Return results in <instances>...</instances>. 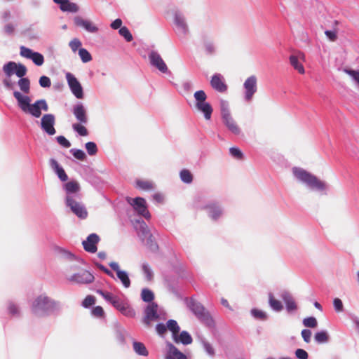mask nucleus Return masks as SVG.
Wrapping results in <instances>:
<instances>
[{"instance_id":"nucleus-24","label":"nucleus","mask_w":359,"mask_h":359,"mask_svg":"<svg viewBox=\"0 0 359 359\" xmlns=\"http://www.w3.org/2000/svg\"><path fill=\"white\" fill-rule=\"evenodd\" d=\"M100 238L95 233L90 234L86 241H83V246L87 252L94 253L97 251V243Z\"/></svg>"},{"instance_id":"nucleus-28","label":"nucleus","mask_w":359,"mask_h":359,"mask_svg":"<svg viewBox=\"0 0 359 359\" xmlns=\"http://www.w3.org/2000/svg\"><path fill=\"white\" fill-rule=\"evenodd\" d=\"M49 164L50 168L61 181L65 182L68 180V176L66 174L65 170L55 159L50 158L49 161Z\"/></svg>"},{"instance_id":"nucleus-23","label":"nucleus","mask_w":359,"mask_h":359,"mask_svg":"<svg viewBox=\"0 0 359 359\" xmlns=\"http://www.w3.org/2000/svg\"><path fill=\"white\" fill-rule=\"evenodd\" d=\"M211 87L219 93H225L227 90V85L226 84L224 76L220 74H215L210 79Z\"/></svg>"},{"instance_id":"nucleus-32","label":"nucleus","mask_w":359,"mask_h":359,"mask_svg":"<svg viewBox=\"0 0 359 359\" xmlns=\"http://www.w3.org/2000/svg\"><path fill=\"white\" fill-rule=\"evenodd\" d=\"M203 46L205 53L208 55H213L217 52L216 45L212 40L205 39Z\"/></svg>"},{"instance_id":"nucleus-17","label":"nucleus","mask_w":359,"mask_h":359,"mask_svg":"<svg viewBox=\"0 0 359 359\" xmlns=\"http://www.w3.org/2000/svg\"><path fill=\"white\" fill-rule=\"evenodd\" d=\"M67 280L75 284H88L93 282L94 276L88 271L81 270L67 278Z\"/></svg>"},{"instance_id":"nucleus-16","label":"nucleus","mask_w":359,"mask_h":359,"mask_svg":"<svg viewBox=\"0 0 359 359\" xmlns=\"http://www.w3.org/2000/svg\"><path fill=\"white\" fill-rule=\"evenodd\" d=\"M55 117L52 114H46L41 118L40 126L41 130L48 135H54L56 133L55 128Z\"/></svg>"},{"instance_id":"nucleus-3","label":"nucleus","mask_w":359,"mask_h":359,"mask_svg":"<svg viewBox=\"0 0 359 359\" xmlns=\"http://www.w3.org/2000/svg\"><path fill=\"white\" fill-rule=\"evenodd\" d=\"M13 96L16 99L21 110L35 118H39L41 116L42 111H47L48 110V104L43 99L36 100L34 103L31 104L30 97L27 95H22L18 91H14Z\"/></svg>"},{"instance_id":"nucleus-45","label":"nucleus","mask_w":359,"mask_h":359,"mask_svg":"<svg viewBox=\"0 0 359 359\" xmlns=\"http://www.w3.org/2000/svg\"><path fill=\"white\" fill-rule=\"evenodd\" d=\"M250 313L255 318L258 320H266L268 318V316L266 312L257 309H252L250 311Z\"/></svg>"},{"instance_id":"nucleus-51","label":"nucleus","mask_w":359,"mask_h":359,"mask_svg":"<svg viewBox=\"0 0 359 359\" xmlns=\"http://www.w3.org/2000/svg\"><path fill=\"white\" fill-rule=\"evenodd\" d=\"M86 149L90 156L95 155L97 152V147L95 142H88L85 144Z\"/></svg>"},{"instance_id":"nucleus-26","label":"nucleus","mask_w":359,"mask_h":359,"mask_svg":"<svg viewBox=\"0 0 359 359\" xmlns=\"http://www.w3.org/2000/svg\"><path fill=\"white\" fill-rule=\"evenodd\" d=\"M115 308L119 311L123 316L128 318H133L135 316V311L134 309L127 303L121 299L118 301Z\"/></svg>"},{"instance_id":"nucleus-42","label":"nucleus","mask_w":359,"mask_h":359,"mask_svg":"<svg viewBox=\"0 0 359 359\" xmlns=\"http://www.w3.org/2000/svg\"><path fill=\"white\" fill-rule=\"evenodd\" d=\"M18 86L20 87V90L28 94L29 93L30 90V81L29 79L27 78H22L20 79L18 82Z\"/></svg>"},{"instance_id":"nucleus-6","label":"nucleus","mask_w":359,"mask_h":359,"mask_svg":"<svg viewBox=\"0 0 359 359\" xmlns=\"http://www.w3.org/2000/svg\"><path fill=\"white\" fill-rule=\"evenodd\" d=\"M140 224V227L137 229V235L142 240V243L151 250L156 251L158 249V245L155 242L153 236L150 233L146 223L144 221H137Z\"/></svg>"},{"instance_id":"nucleus-49","label":"nucleus","mask_w":359,"mask_h":359,"mask_svg":"<svg viewBox=\"0 0 359 359\" xmlns=\"http://www.w3.org/2000/svg\"><path fill=\"white\" fill-rule=\"evenodd\" d=\"M119 34L123 36L126 41L130 42L133 40V35L126 27H122L118 30Z\"/></svg>"},{"instance_id":"nucleus-58","label":"nucleus","mask_w":359,"mask_h":359,"mask_svg":"<svg viewBox=\"0 0 359 359\" xmlns=\"http://www.w3.org/2000/svg\"><path fill=\"white\" fill-rule=\"evenodd\" d=\"M95 302V299L92 295H88L83 301L82 306L85 308H88Z\"/></svg>"},{"instance_id":"nucleus-21","label":"nucleus","mask_w":359,"mask_h":359,"mask_svg":"<svg viewBox=\"0 0 359 359\" xmlns=\"http://www.w3.org/2000/svg\"><path fill=\"white\" fill-rule=\"evenodd\" d=\"M289 60L291 66L299 74H304L305 73V69L302 65V62L305 61L304 53L298 52L297 54L291 55Z\"/></svg>"},{"instance_id":"nucleus-36","label":"nucleus","mask_w":359,"mask_h":359,"mask_svg":"<svg viewBox=\"0 0 359 359\" xmlns=\"http://www.w3.org/2000/svg\"><path fill=\"white\" fill-rule=\"evenodd\" d=\"M133 347L134 351L139 355L142 356H147L149 354V352L144 346V344L142 342L139 341H133Z\"/></svg>"},{"instance_id":"nucleus-14","label":"nucleus","mask_w":359,"mask_h":359,"mask_svg":"<svg viewBox=\"0 0 359 359\" xmlns=\"http://www.w3.org/2000/svg\"><path fill=\"white\" fill-rule=\"evenodd\" d=\"M72 112L74 116L76 123L88 124L89 118L87 107L83 102H78L72 106Z\"/></svg>"},{"instance_id":"nucleus-35","label":"nucleus","mask_w":359,"mask_h":359,"mask_svg":"<svg viewBox=\"0 0 359 359\" xmlns=\"http://www.w3.org/2000/svg\"><path fill=\"white\" fill-rule=\"evenodd\" d=\"M269 304L271 309L276 312H280L283 309L282 303L275 299L272 293L269 294Z\"/></svg>"},{"instance_id":"nucleus-63","label":"nucleus","mask_w":359,"mask_h":359,"mask_svg":"<svg viewBox=\"0 0 359 359\" xmlns=\"http://www.w3.org/2000/svg\"><path fill=\"white\" fill-rule=\"evenodd\" d=\"M295 355L299 359H307L309 357L308 353L302 348H298L295 351Z\"/></svg>"},{"instance_id":"nucleus-18","label":"nucleus","mask_w":359,"mask_h":359,"mask_svg":"<svg viewBox=\"0 0 359 359\" xmlns=\"http://www.w3.org/2000/svg\"><path fill=\"white\" fill-rule=\"evenodd\" d=\"M207 212L208 216L213 220L220 218L224 212L221 205L216 201H210L203 207Z\"/></svg>"},{"instance_id":"nucleus-7","label":"nucleus","mask_w":359,"mask_h":359,"mask_svg":"<svg viewBox=\"0 0 359 359\" xmlns=\"http://www.w3.org/2000/svg\"><path fill=\"white\" fill-rule=\"evenodd\" d=\"M174 30L180 38H184L189 32L186 18L182 12L175 11L173 13Z\"/></svg>"},{"instance_id":"nucleus-50","label":"nucleus","mask_w":359,"mask_h":359,"mask_svg":"<svg viewBox=\"0 0 359 359\" xmlns=\"http://www.w3.org/2000/svg\"><path fill=\"white\" fill-rule=\"evenodd\" d=\"M302 323L305 327L310 328H315L318 325V321L315 317L305 318Z\"/></svg>"},{"instance_id":"nucleus-20","label":"nucleus","mask_w":359,"mask_h":359,"mask_svg":"<svg viewBox=\"0 0 359 359\" xmlns=\"http://www.w3.org/2000/svg\"><path fill=\"white\" fill-rule=\"evenodd\" d=\"M149 60L150 64L153 67H156L161 72H162V73L169 72L170 73L166 64L162 59L160 54L158 53L157 52L151 51L149 54Z\"/></svg>"},{"instance_id":"nucleus-31","label":"nucleus","mask_w":359,"mask_h":359,"mask_svg":"<svg viewBox=\"0 0 359 359\" xmlns=\"http://www.w3.org/2000/svg\"><path fill=\"white\" fill-rule=\"evenodd\" d=\"M175 343H182L184 345H188L192 343V337L187 331H182L180 334H177L173 338Z\"/></svg>"},{"instance_id":"nucleus-57","label":"nucleus","mask_w":359,"mask_h":359,"mask_svg":"<svg viewBox=\"0 0 359 359\" xmlns=\"http://www.w3.org/2000/svg\"><path fill=\"white\" fill-rule=\"evenodd\" d=\"M39 83L42 88H49L51 86L50 79L46 76H41Z\"/></svg>"},{"instance_id":"nucleus-19","label":"nucleus","mask_w":359,"mask_h":359,"mask_svg":"<svg viewBox=\"0 0 359 359\" xmlns=\"http://www.w3.org/2000/svg\"><path fill=\"white\" fill-rule=\"evenodd\" d=\"M109 266L111 269L114 271L116 273V277L121 283L122 285L125 288H129L131 285V281L129 278V275L127 271L121 269L118 263L116 262H111L109 263Z\"/></svg>"},{"instance_id":"nucleus-1","label":"nucleus","mask_w":359,"mask_h":359,"mask_svg":"<svg viewBox=\"0 0 359 359\" xmlns=\"http://www.w3.org/2000/svg\"><path fill=\"white\" fill-rule=\"evenodd\" d=\"M292 173L298 182L312 191H316L321 195H327L330 190L327 182L320 180L313 173L300 167H293Z\"/></svg>"},{"instance_id":"nucleus-33","label":"nucleus","mask_w":359,"mask_h":359,"mask_svg":"<svg viewBox=\"0 0 359 359\" xmlns=\"http://www.w3.org/2000/svg\"><path fill=\"white\" fill-rule=\"evenodd\" d=\"M64 189L66 191L67 196H72L79 191L80 186L76 181H70L64 184Z\"/></svg>"},{"instance_id":"nucleus-59","label":"nucleus","mask_w":359,"mask_h":359,"mask_svg":"<svg viewBox=\"0 0 359 359\" xmlns=\"http://www.w3.org/2000/svg\"><path fill=\"white\" fill-rule=\"evenodd\" d=\"M69 46L73 52H76L81 46V42L78 39H74L69 42Z\"/></svg>"},{"instance_id":"nucleus-38","label":"nucleus","mask_w":359,"mask_h":359,"mask_svg":"<svg viewBox=\"0 0 359 359\" xmlns=\"http://www.w3.org/2000/svg\"><path fill=\"white\" fill-rule=\"evenodd\" d=\"M16 67L17 63L15 62H8L4 65L3 71L7 77H11L15 74Z\"/></svg>"},{"instance_id":"nucleus-22","label":"nucleus","mask_w":359,"mask_h":359,"mask_svg":"<svg viewBox=\"0 0 359 359\" xmlns=\"http://www.w3.org/2000/svg\"><path fill=\"white\" fill-rule=\"evenodd\" d=\"M74 24L84 29L86 32L91 34H96L99 31L98 27L92 21L86 20L80 16H76L74 18Z\"/></svg>"},{"instance_id":"nucleus-60","label":"nucleus","mask_w":359,"mask_h":359,"mask_svg":"<svg viewBox=\"0 0 359 359\" xmlns=\"http://www.w3.org/2000/svg\"><path fill=\"white\" fill-rule=\"evenodd\" d=\"M229 153H230V154L233 157H234V158H236L237 159H241L243 157V153L237 147H231V148H230Z\"/></svg>"},{"instance_id":"nucleus-34","label":"nucleus","mask_w":359,"mask_h":359,"mask_svg":"<svg viewBox=\"0 0 359 359\" xmlns=\"http://www.w3.org/2000/svg\"><path fill=\"white\" fill-rule=\"evenodd\" d=\"M136 187L144 190V191H150L154 189V184L149 180H137L135 182Z\"/></svg>"},{"instance_id":"nucleus-9","label":"nucleus","mask_w":359,"mask_h":359,"mask_svg":"<svg viewBox=\"0 0 359 359\" xmlns=\"http://www.w3.org/2000/svg\"><path fill=\"white\" fill-rule=\"evenodd\" d=\"M257 91V78L255 75L248 77L243 83V99L250 102Z\"/></svg>"},{"instance_id":"nucleus-5","label":"nucleus","mask_w":359,"mask_h":359,"mask_svg":"<svg viewBox=\"0 0 359 359\" xmlns=\"http://www.w3.org/2000/svg\"><path fill=\"white\" fill-rule=\"evenodd\" d=\"M194 97L196 109L203 114L206 120H210L213 109L210 104L206 102L207 95L205 91L203 90H197L194 93Z\"/></svg>"},{"instance_id":"nucleus-37","label":"nucleus","mask_w":359,"mask_h":359,"mask_svg":"<svg viewBox=\"0 0 359 359\" xmlns=\"http://www.w3.org/2000/svg\"><path fill=\"white\" fill-rule=\"evenodd\" d=\"M86 124L81 123H74L72 124V129L74 132L78 133L80 136H87L88 131L85 126Z\"/></svg>"},{"instance_id":"nucleus-13","label":"nucleus","mask_w":359,"mask_h":359,"mask_svg":"<svg viewBox=\"0 0 359 359\" xmlns=\"http://www.w3.org/2000/svg\"><path fill=\"white\" fill-rule=\"evenodd\" d=\"M66 205L78 217L81 219L87 217L88 212L84 205L75 201L72 196H67L66 197Z\"/></svg>"},{"instance_id":"nucleus-10","label":"nucleus","mask_w":359,"mask_h":359,"mask_svg":"<svg viewBox=\"0 0 359 359\" xmlns=\"http://www.w3.org/2000/svg\"><path fill=\"white\" fill-rule=\"evenodd\" d=\"M127 202L133 206L135 211L139 215L144 217L145 219H149L151 215L147 209L146 201L141 197L135 198H127Z\"/></svg>"},{"instance_id":"nucleus-62","label":"nucleus","mask_w":359,"mask_h":359,"mask_svg":"<svg viewBox=\"0 0 359 359\" xmlns=\"http://www.w3.org/2000/svg\"><path fill=\"white\" fill-rule=\"evenodd\" d=\"M301 334L304 341L306 343H309L311 341L312 332L310 330L304 329L302 331Z\"/></svg>"},{"instance_id":"nucleus-56","label":"nucleus","mask_w":359,"mask_h":359,"mask_svg":"<svg viewBox=\"0 0 359 359\" xmlns=\"http://www.w3.org/2000/svg\"><path fill=\"white\" fill-rule=\"evenodd\" d=\"M57 142L59 144L65 148H69L71 147L70 142L64 136L60 135L56 137Z\"/></svg>"},{"instance_id":"nucleus-54","label":"nucleus","mask_w":359,"mask_h":359,"mask_svg":"<svg viewBox=\"0 0 359 359\" xmlns=\"http://www.w3.org/2000/svg\"><path fill=\"white\" fill-rule=\"evenodd\" d=\"M333 306L337 313L344 311V305L342 301L339 298H334L333 299Z\"/></svg>"},{"instance_id":"nucleus-30","label":"nucleus","mask_w":359,"mask_h":359,"mask_svg":"<svg viewBox=\"0 0 359 359\" xmlns=\"http://www.w3.org/2000/svg\"><path fill=\"white\" fill-rule=\"evenodd\" d=\"M198 340L206 354L211 358L215 357V349L212 344L205 337H199Z\"/></svg>"},{"instance_id":"nucleus-2","label":"nucleus","mask_w":359,"mask_h":359,"mask_svg":"<svg viewBox=\"0 0 359 359\" xmlns=\"http://www.w3.org/2000/svg\"><path fill=\"white\" fill-rule=\"evenodd\" d=\"M60 303L50 298L45 294L37 296L33 300L31 305L32 313L39 317L50 316L60 311Z\"/></svg>"},{"instance_id":"nucleus-39","label":"nucleus","mask_w":359,"mask_h":359,"mask_svg":"<svg viewBox=\"0 0 359 359\" xmlns=\"http://www.w3.org/2000/svg\"><path fill=\"white\" fill-rule=\"evenodd\" d=\"M141 298L144 302L151 304L154 299V294L151 290L144 288L141 292Z\"/></svg>"},{"instance_id":"nucleus-29","label":"nucleus","mask_w":359,"mask_h":359,"mask_svg":"<svg viewBox=\"0 0 359 359\" xmlns=\"http://www.w3.org/2000/svg\"><path fill=\"white\" fill-rule=\"evenodd\" d=\"M96 292L100 294L107 302L112 304L114 307H115L118 301L121 299L117 296L107 291L97 290Z\"/></svg>"},{"instance_id":"nucleus-47","label":"nucleus","mask_w":359,"mask_h":359,"mask_svg":"<svg viewBox=\"0 0 359 359\" xmlns=\"http://www.w3.org/2000/svg\"><path fill=\"white\" fill-rule=\"evenodd\" d=\"M79 55L83 62L86 63L92 60L90 53L85 48H81L79 49Z\"/></svg>"},{"instance_id":"nucleus-4","label":"nucleus","mask_w":359,"mask_h":359,"mask_svg":"<svg viewBox=\"0 0 359 359\" xmlns=\"http://www.w3.org/2000/svg\"><path fill=\"white\" fill-rule=\"evenodd\" d=\"M219 107L224 125L231 133L236 135H240L241 130L231 114L229 102L221 100L219 101Z\"/></svg>"},{"instance_id":"nucleus-27","label":"nucleus","mask_w":359,"mask_h":359,"mask_svg":"<svg viewBox=\"0 0 359 359\" xmlns=\"http://www.w3.org/2000/svg\"><path fill=\"white\" fill-rule=\"evenodd\" d=\"M166 346L168 347V353L165 359H187V356L170 342H167Z\"/></svg>"},{"instance_id":"nucleus-11","label":"nucleus","mask_w":359,"mask_h":359,"mask_svg":"<svg viewBox=\"0 0 359 359\" xmlns=\"http://www.w3.org/2000/svg\"><path fill=\"white\" fill-rule=\"evenodd\" d=\"M65 79L71 93L77 99H82L83 97V87L76 76L71 72H66Z\"/></svg>"},{"instance_id":"nucleus-61","label":"nucleus","mask_w":359,"mask_h":359,"mask_svg":"<svg viewBox=\"0 0 359 359\" xmlns=\"http://www.w3.org/2000/svg\"><path fill=\"white\" fill-rule=\"evenodd\" d=\"M92 314L97 318H101L104 316V312L102 306H97L92 310Z\"/></svg>"},{"instance_id":"nucleus-15","label":"nucleus","mask_w":359,"mask_h":359,"mask_svg":"<svg viewBox=\"0 0 359 359\" xmlns=\"http://www.w3.org/2000/svg\"><path fill=\"white\" fill-rule=\"evenodd\" d=\"M20 55L22 57L31 60L36 66H41L44 63V57L41 53L24 46L20 47Z\"/></svg>"},{"instance_id":"nucleus-43","label":"nucleus","mask_w":359,"mask_h":359,"mask_svg":"<svg viewBox=\"0 0 359 359\" xmlns=\"http://www.w3.org/2000/svg\"><path fill=\"white\" fill-rule=\"evenodd\" d=\"M167 330H169L170 332H172V338L177 334H179L180 332V327L175 320H169L167 323Z\"/></svg>"},{"instance_id":"nucleus-46","label":"nucleus","mask_w":359,"mask_h":359,"mask_svg":"<svg viewBox=\"0 0 359 359\" xmlns=\"http://www.w3.org/2000/svg\"><path fill=\"white\" fill-rule=\"evenodd\" d=\"M142 269L146 279L151 281L153 279L154 273L149 265L147 263H143Z\"/></svg>"},{"instance_id":"nucleus-8","label":"nucleus","mask_w":359,"mask_h":359,"mask_svg":"<svg viewBox=\"0 0 359 359\" xmlns=\"http://www.w3.org/2000/svg\"><path fill=\"white\" fill-rule=\"evenodd\" d=\"M192 312L203 323L208 325H210L213 323V320L210 313L205 310L204 306L199 302L191 300L189 305Z\"/></svg>"},{"instance_id":"nucleus-41","label":"nucleus","mask_w":359,"mask_h":359,"mask_svg":"<svg viewBox=\"0 0 359 359\" xmlns=\"http://www.w3.org/2000/svg\"><path fill=\"white\" fill-rule=\"evenodd\" d=\"M60 9L65 12L76 13L79 11V7L76 4L70 2L68 0L64 6H60Z\"/></svg>"},{"instance_id":"nucleus-40","label":"nucleus","mask_w":359,"mask_h":359,"mask_svg":"<svg viewBox=\"0 0 359 359\" xmlns=\"http://www.w3.org/2000/svg\"><path fill=\"white\" fill-rule=\"evenodd\" d=\"M315 341L318 344L327 343L329 341V335L325 330L318 332L314 336Z\"/></svg>"},{"instance_id":"nucleus-52","label":"nucleus","mask_w":359,"mask_h":359,"mask_svg":"<svg viewBox=\"0 0 359 359\" xmlns=\"http://www.w3.org/2000/svg\"><path fill=\"white\" fill-rule=\"evenodd\" d=\"M70 153L74 158L80 161H83L86 157L85 152L81 149H70Z\"/></svg>"},{"instance_id":"nucleus-55","label":"nucleus","mask_w":359,"mask_h":359,"mask_svg":"<svg viewBox=\"0 0 359 359\" xmlns=\"http://www.w3.org/2000/svg\"><path fill=\"white\" fill-rule=\"evenodd\" d=\"M8 311L12 316H18L20 313V309L18 305L11 302L8 304Z\"/></svg>"},{"instance_id":"nucleus-48","label":"nucleus","mask_w":359,"mask_h":359,"mask_svg":"<svg viewBox=\"0 0 359 359\" xmlns=\"http://www.w3.org/2000/svg\"><path fill=\"white\" fill-rule=\"evenodd\" d=\"M344 72L346 73L352 79V81L358 85L359 88V71L344 69Z\"/></svg>"},{"instance_id":"nucleus-12","label":"nucleus","mask_w":359,"mask_h":359,"mask_svg":"<svg viewBox=\"0 0 359 359\" xmlns=\"http://www.w3.org/2000/svg\"><path fill=\"white\" fill-rule=\"evenodd\" d=\"M160 319V313L158 312V306L155 302L149 304L144 309V316L142 320L143 323L147 326H150L154 321Z\"/></svg>"},{"instance_id":"nucleus-64","label":"nucleus","mask_w":359,"mask_h":359,"mask_svg":"<svg viewBox=\"0 0 359 359\" xmlns=\"http://www.w3.org/2000/svg\"><path fill=\"white\" fill-rule=\"evenodd\" d=\"M349 318L354 324L356 332L359 334V318L354 314H351Z\"/></svg>"},{"instance_id":"nucleus-44","label":"nucleus","mask_w":359,"mask_h":359,"mask_svg":"<svg viewBox=\"0 0 359 359\" xmlns=\"http://www.w3.org/2000/svg\"><path fill=\"white\" fill-rule=\"evenodd\" d=\"M180 176L181 180L186 184H190L193 181L192 174L188 170H182L180 173Z\"/></svg>"},{"instance_id":"nucleus-25","label":"nucleus","mask_w":359,"mask_h":359,"mask_svg":"<svg viewBox=\"0 0 359 359\" xmlns=\"http://www.w3.org/2000/svg\"><path fill=\"white\" fill-rule=\"evenodd\" d=\"M280 297L283 300L287 312L291 313L297 309V305L292 294L287 291H283L280 294Z\"/></svg>"},{"instance_id":"nucleus-53","label":"nucleus","mask_w":359,"mask_h":359,"mask_svg":"<svg viewBox=\"0 0 359 359\" xmlns=\"http://www.w3.org/2000/svg\"><path fill=\"white\" fill-rule=\"evenodd\" d=\"M27 73V68L22 64H17V67L15 71L16 76L20 79L24 78L23 76Z\"/></svg>"}]
</instances>
